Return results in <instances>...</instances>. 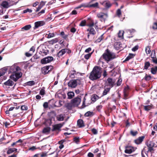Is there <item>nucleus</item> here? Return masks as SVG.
Instances as JSON below:
<instances>
[{
    "mask_svg": "<svg viewBox=\"0 0 157 157\" xmlns=\"http://www.w3.org/2000/svg\"><path fill=\"white\" fill-rule=\"evenodd\" d=\"M10 71L12 73L10 78L15 82H16L22 75L20 68L18 66L13 65L10 67Z\"/></svg>",
    "mask_w": 157,
    "mask_h": 157,
    "instance_id": "obj_1",
    "label": "nucleus"
},
{
    "mask_svg": "<svg viewBox=\"0 0 157 157\" xmlns=\"http://www.w3.org/2000/svg\"><path fill=\"white\" fill-rule=\"evenodd\" d=\"M101 69V67L97 66H95L90 73V79L92 81L99 79L101 77L102 73Z\"/></svg>",
    "mask_w": 157,
    "mask_h": 157,
    "instance_id": "obj_2",
    "label": "nucleus"
},
{
    "mask_svg": "<svg viewBox=\"0 0 157 157\" xmlns=\"http://www.w3.org/2000/svg\"><path fill=\"white\" fill-rule=\"evenodd\" d=\"M102 57L105 60L109 61L115 58V54L109 51L108 49L106 50V52L103 54Z\"/></svg>",
    "mask_w": 157,
    "mask_h": 157,
    "instance_id": "obj_3",
    "label": "nucleus"
},
{
    "mask_svg": "<svg viewBox=\"0 0 157 157\" xmlns=\"http://www.w3.org/2000/svg\"><path fill=\"white\" fill-rule=\"evenodd\" d=\"M53 58L52 56H48L41 59L40 62L42 64H46L53 61Z\"/></svg>",
    "mask_w": 157,
    "mask_h": 157,
    "instance_id": "obj_4",
    "label": "nucleus"
},
{
    "mask_svg": "<svg viewBox=\"0 0 157 157\" xmlns=\"http://www.w3.org/2000/svg\"><path fill=\"white\" fill-rule=\"evenodd\" d=\"M124 152L127 154H131L135 151L136 148L130 145H127L125 147Z\"/></svg>",
    "mask_w": 157,
    "mask_h": 157,
    "instance_id": "obj_5",
    "label": "nucleus"
},
{
    "mask_svg": "<svg viewBox=\"0 0 157 157\" xmlns=\"http://www.w3.org/2000/svg\"><path fill=\"white\" fill-rule=\"evenodd\" d=\"M81 99L78 97L75 98L71 101V104L73 106H77L80 104Z\"/></svg>",
    "mask_w": 157,
    "mask_h": 157,
    "instance_id": "obj_6",
    "label": "nucleus"
},
{
    "mask_svg": "<svg viewBox=\"0 0 157 157\" xmlns=\"http://www.w3.org/2000/svg\"><path fill=\"white\" fill-rule=\"evenodd\" d=\"M155 143L152 141H149L147 142V145L148 148V152L151 153L154 151L153 147Z\"/></svg>",
    "mask_w": 157,
    "mask_h": 157,
    "instance_id": "obj_7",
    "label": "nucleus"
},
{
    "mask_svg": "<svg viewBox=\"0 0 157 157\" xmlns=\"http://www.w3.org/2000/svg\"><path fill=\"white\" fill-rule=\"evenodd\" d=\"M97 16L98 18L100 19L101 21H105L108 17V14L107 13L100 12L97 14Z\"/></svg>",
    "mask_w": 157,
    "mask_h": 157,
    "instance_id": "obj_8",
    "label": "nucleus"
},
{
    "mask_svg": "<svg viewBox=\"0 0 157 157\" xmlns=\"http://www.w3.org/2000/svg\"><path fill=\"white\" fill-rule=\"evenodd\" d=\"M87 30L89 32L87 35V37L88 39L90 38V34L94 35L96 33V31L93 27L89 28L87 29Z\"/></svg>",
    "mask_w": 157,
    "mask_h": 157,
    "instance_id": "obj_9",
    "label": "nucleus"
},
{
    "mask_svg": "<svg viewBox=\"0 0 157 157\" xmlns=\"http://www.w3.org/2000/svg\"><path fill=\"white\" fill-rule=\"evenodd\" d=\"M49 52V51L46 49L45 47H42L40 49V53L43 56L46 55Z\"/></svg>",
    "mask_w": 157,
    "mask_h": 157,
    "instance_id": "obj_10",
    "label": "nucleus"
},
{
    "mask_svg": "<svg viewBox=\"0 0 157 157\" xmlns=\"http://www.w3.org/2000/svg\"><path fill=\"white\" fill-rule=\"evenodd\" d=\"M109 86L111 87H113L115 85V80L111 78H109L107 79Z\"/></svg>",
    "mask_w": 157,
    "mask_h": 157,
    "instance_id": "obj_11",
    "label": "nucleus"
},
{
    "mask_svg": "<svg viewBox=\"0 0 157 157\" xmlns=\"http://www.w3.org/2000/svg\"><path fill=\"white\" fill-rule=\"evenodd\" d=\"M52 68V66H48L43 67L42 68V70L44 71V72L46 74L48 73Z\"/></svg>",
    "mask_w": 157,
    "mask_h": 157,
    "instance_id": "obj_12",
    "label": "nucleus"
},
{
    "mask_svg": "<svg viewBox=\"0 0 157 157\" xmlns=\"http://www.w3.org/2000/svg\"><path fill=\"white\" fill-rule=\"evenodd\" d=\"M56 34V33L51 32L50 31H48L47 33L45 35V36L48 38H50L55 37Z\"/></svg>",
    "mask_w": 157,
    "mask_h": 157,
    "instance_id": "obj_13",
    "label": "nucleus"
},
{
    "mask_svg": "<svg viewBox=\"0 0 157 157\" xmlns=\"http://www.w3.org/2000/svg\"><path fill=\"white\" fill-rule=\"evenodd\" d=\"M69 87L71 88H75L77 86L75 80H71L68 83Z\"/></svg>",
    "mask_w": 157,
    "mask_h": 157,
    "instance_id": "obj_14",
    "label": "nucleus"
},
{
    "mask_svg": "<svg viewBox=\"0 0 157 157\" xmlns=\"http://www.w3.org/2000/svg\"><path fill=\"white\" fill-rule=\"evenodd\" d=\"M65 115L60 114L57 115L56 116L57 121H62L64 120L65 118Z\"/></svg>",
    "mask_w": 157,
    "mask_h": 157,
    "instance_id": "obj_15",
    "label": "nucleus"
},
{
    "mask_svg": "<svg viewBox=\"0 0 157 157\" xmlns=\"http://www.w3.org/2000/svg\"><path fill=\"white\" fill-rule=\"evenodd\" d=\"M101 3L106 8H108L111 7V4L109 1H104Z\"/></svg>",
    "mask_w": 157,
    "mask_h": 157,
    "instance_id": "obj_16",
    "label": "nucleus"
},
{
    "mask_svg": "<svg viewBox=\"0 0 157 157\" xmlns=\"http://www.w3.org/2000/svg\"><path fill=\"white\" fill-rule=\"evenodd\" d=\"M68 50L67 49H62L57 54V56L58 57H60L63 55L66 52H67Z\"/></svg>",
    "mask_w": 157,
    "mask_h": 157,
    "instance_id": "obj_17",
    "label": "nucleus"
},
{
    "mask_svg": "<svg viewBox=\"0 0 157 157\" xmlns=\"http://www.w3.org/2000/svg\"><path fill=\"white\" fill-rule=\"evenodd\" d=\"M63 125L61 124H59L54 125L52 131H54L56 130H59L62 127Z\"/></svg>",
    "mask_w": 157,
    "mask_h": 157,
    "instance_id": "obj_18",
    "label": "nucleus"
},
{
    "mask_svg": "<svg viewBox=\"0 0 157 157\" xmlns=\"http://www.w3.org/2000/svg\"><path fill=\"white\" fill-rule=\"evenodd\" d=\"M44 23L43 21H39L35 22L34 29L38 28L40 26L43 25Z\"/></svg>",
    "mask_w": 157,
    "mask_h": 157,
    "instance_id": "obj_19",
    "label": "nucleus"
},
{
    "mask_svg": "<svg viewBox=\"0 0 157 157\" xmlns=\"http://www.w3.org/2000/svg\"><path fill=\"white\" fill-rule=\"evenodd\" d=\"M4 84L6 86H12L14 84V82L11 79H9L4 83Z\"/></svg>",
    "mask_w": 157,
    "mask_h": 157,
    "instance_id": "obj_20",
    "label": "nucleus"
},
{
    "mask_svg": "<svg viewBox=\"0 0 157 157\" xmlns=\"http://www.w3.org/2000/svg\"><path fill=\"white\" fill-rule=\"evenodd\" d=\"M144 138V136L140 137L138 139L135 140V142L137 144H139L142 142Z\"/></svg>",
    "mask_w": 157,
    "mask_h": 157,
    "instance_id": "obj_21",
    "label": "nucleus"
},
{
    "mask_svg": "<svg viewBox=\"0 0 157 157\" xmlns=\"http://www.w3.org/2000/svg\"><path fill=\"white\" fill-rule=\"evenodd\" d=\"M78 126L79 127H82L85 126L83 121L81 119H79L77 121Z\"/></svg>",
    "mask_w": 157,
    "mask_h": 157,
    "instance_id": "obj_22",
    "label": "nucleus"
},
{
    "mask_svg": "<svg viewBox=\"0 0 157 157\" xmlns=\"http://www.w3.org/2000/svg\"><path fill=\"white\" fill-rule=\"evenodd\" d=\"M58 41V39L57 38H56L49 41H48V43L50 44L53 45V44L57 43Z\"/></svg>",
    "mask_w": 157,
    "mask_h": 157,
    "instance_id": "obj_23",
    "label": "nucleus"
},
{
    "mask_svg": "<svg viewBox=\"0 0 157 157\" xmlns=\"http://www.w3.org/2000/svg\"><path fill=\"white\" fill-rule=\"evenodd\" d=\"M144 109L145 110L148 111L150 110L152 108L153 105L151 104L150 105H148L144 106Z\"/></svg>",
    "mask_w": 157,
    "mask_h": 157,
    "instance_id": "obj_24",
    "label": "nucleus"
},
{
    "mask_svg": "<svg viewBox=\"0 0 157 157\" xmlns=\"http://www.w3.org/2000/svg\"><path fill=\"white\" fill-rule=\"evenodd\" d=\"M17 149L15 148H8V150L7 151V154H9L13 152L14 151H17Z\"/></svg>",
    "mask_w": 157,
    "mask_h": 157,
    "instance_id": "obj_25",
    "label": "nucleus"
},
{
    "mask_svg": "<svg viewBox=\"0 0 157 157\" xmlns=\"http://www.w3.org/2000/svg\"><path fill=\"white\" fill-rule=\"evenodd\" d=\"M7 68H4L0 70V77L4 75L6 72Z\"/></svg>",
    "mask_w": 157,
    "mask_h": 157,
    "instance_id": "obj_26",
    "label": "nucleus"
},
{
    "mask_svg": "<svg viewBox=\"0 0 157 157\" xmlns=\"http://www.w3.org/2000/svg\"><path fill=\"white\" fill-rule=\"evenodd\" d=\"M99 98V97L96 94H94L92 96L91 99L92 101H95Z\"/></svg>",
    "mask_w": 157,
    "mask_h": 157,
    "instance_id": "obj_27",
    "label": "nucleus"
},
{
    "mask_svg": "<svg viewBox=\"0 0 157 157\" xmlns=\"http://www.w3.org/2000/svg\"><path fill=\"white\" fill-rule=\"evenodd\" d=\"M98 3L97 2L94 4H89L88 5L87 7H89L96 8L98 7Z\"/></svg>",
    "mask_w": 157,
    "mask_h": 157,
    "instance_id": "obj_28",
    "label": "nucleus"
},
{
    "mask_svg": "<svg viewBox=\"0 0 157 157\" xmlns=\"http://www.w3.org/2000/svg\"><path fill=\"white\" fill-rule=\"evenodd\" d=\"M51 130V128L49 127H47L44 128L43 130V132L45 133H49Z\"/></svg>",
    "mask_w": 157,
    "mask_h": 157,
    "instance_id": "obj_29",
    "label": "nucleus"
},
{
    "mask_svg": "<svg viewBox=\"0 0 157 157\" xmlns=\"http://www.w3.org/2000/svg\"><path fill=\"white\" fill-rule=\"evenodd\" d=\"M82 79L81 78H78L77 79L75 80L77 85H82L83 84V81Z\"/></svg>",
    "mask_w": 157,
    "mask_h": 157,
    "instance_id": "obj_30",
    "label": "nucleus"
},
{
    "mask_svg": "<svg viewBox=\"0 0 157 157\" xmlns=\"http://www.w3.org/2000/svg\"><path fill=\"white\" fill-rule=\"evenodd\" d=\"M67 96L68 99H71L74 96V93L72 92H69L67 93Z\"/></svg>",
    "mask_w": 157,
    "mask_h": 157,
    "instance_id": "obj_31",
    "label": "nucleus"
},
{
    "mask_svg": "<svg viewBox=\"0 0 157 157\" xmlns=\"http://www.w3.org/2000/svg\"><path fill=\"white\" fill-rule=\"evenodd\" d=\"M31 27V26L30 25H28L25 26L21 28L22 30H28Z\"/></svg>",
    "mask_w": 157,
    "mask_h": 157,
    "instance_id": "obj_32",
    "label": "nucleus"
},
{
    "mask_svg": "<svg viewBox=\"0 0 157 157\" xmlns=\"http://www.w3.org/2000/svg\"><path fill=\"white\" fill-rule=\"evenodd\" d=\"M135 56V55L133 54H129L125 59V61H128L130 59L133 58Z\"/></svg>",
    "mask_w": 157,
    "mask_h": 157,
    "instance_id": "obj_33",
    "label": "nucleus"
},
{
    "mask_svg": "<svg viewBox=\"0 0 157 157\" xmlns=\"http://www.w3.org/2000/svg\"><path fill=\"white\" fill-rule=\"evenodd\" d=\"M65 142L64 140H62L60 141H59V144L60 145L59 146V148L60 149H61L63 148L64 147V145L63 144V143Z\"/></svg>",
    "mask_w": 157,
    "mask_h": 157,
    "instance_id": "obj_34",
    "label": "nucleus"
},
{
    "mask_svg": "<svg viewBox=\"0 0 157 157\" xmlns=\"http://www.w3.org/2000/svg\"><path fill=\"white\" fill-rule=\"evenodd\" d=\"M26 84V85L28 86H32L34 85L35 82L34 81H31L27 82Z\"/></svg>",
    "mask_w": 157,
    "mask_h": 157,
    "instance_id": "obj_35",
    "label": "nucleus"
},
{
    "mask_svg": "<svg viewBox=\"0 0 157 157\" xmlns=\"http://www.w3.org/2000/svg\"><path fill=\"white\" fill-rule=\"evenodd\" d=\"M93 115V112L88 111L85 114V116L86 117L92 116Z\"/></svg>",
    "mask_w": 157,
    "mask_h": 157,
    "instance_id": "obj_36",
    "label": "nucleus"
},
{
    "mask_svg": "<svg viewBox=\"0 0 157 157\" xmlns=\"http://www.w3.org/2000/svg\"><path fill=\"white\" fill-rule=\"evenodd\" d=\"M128 89V88H126L124 89V98L125 99H127V97L128 96V92L127 90Z\"/></svg>",
    "mask_w": 157,
    "mask_h": 157,
    "instance_id": "obj_37",
    "label": "nucleus"
},
{
    "mask_svg": "<svg viewBox=\"0 0 157 157\" xmlns=\"http://www.w3.org/2000/svg\"><path fill=\"white\" fill-rule=\"evenodd\" d=\"M150 64L149 62H146L145 63L144 69L147 70L150 66Z\"/></svg>",
    "mask_w": 157,
    "mask_h": 157,
    "instance_id": "obj_38",
    "label": "nucleus"
},
{
    "mask_svg": "<svg viewBox=\"0 0 157 157\" xmlns=\"http://www.w3.org/2000/svg\"><path fill=\"white\" fill-rule=\"evenodd\" d=\"M151 71L152 74H155L157 71V67L152 68L151 69Z\"/></svg>",
    "mask_w": 157,
    "mask_h": 157,
    "instance_id": "obj_39",
    "label": "nucleus"
},
{
    "mask_svg": "<svg viewBox=\"0 0 157 157\" xmlns=\"http://www.w3.org/2000/svg\"><path fill=\"white\" fill-rule=\"evenodd\" d=\"M60 35L62 38L65 39H66L68 36V35H67L65 34L64 32L63 31H62L61 32Z\"/></svg>",
    "mask_w": 157,
    "mask_h": 157,
    "instance_id": "obj_40",
    "label": "nucleus"
},
{
    "mask_svg": "<svg viewBox=\"0 0 157 157\" xmlns=\"http://www.w3.org/2000/svg\"><path fill=\"white\" fill-rule=\"evenodd\" d=\"M86 21L85 20H83L81 21L79 26H84L86 25Z\"/></svg>",
    "mask_w": 157,
    "mask_h": 157,
    "instance_id": "obj_41",
    "label": "nucleus"
},
{
    "mask_svg": "<svg viewBox=\"0 0 157 157\" xmlns=\"http://www.w3.org/2000/svg\"><path fill=\"white\" fill-rule=\"evenodd\" d=\"M124 33V31H120L118 33V37L121 39L123 38Z\"/></svg>",
    "mask_w": 157,
    "mask_h": 157,
    "instance_id": "obj_42",
    "label": "nucleus"
},
{
    "mask_svg": "<svg viewBox=\"0 0 157 157\" xmlns=\"http://www.w3.org/2000/svg\"><path fill=\"white\" fill-rule=\"evenodd\" d=\"M110 90V88H106L104 90L103 93V95H106L107 94L108 92H109Z\"/></svg>",
    "mask_w": 157,
    "mask_h": 157,
    "instance_id": "obj_43",
    "label": "nucleus"
},
{
    "mask_svg": "<svg viewBox=\"0 0 157 157\" xmlns=\"http://www.w3.org/2000/svg\"><path fill=\"white\" fill-rule=\"evenodd\" d=\"M2 6L4 8H8V3L6 2H3L2 4Z\"/></svg>",
    "mask_w": 157,
    "mask_h": 157,
    "instance_id": "obj_44",
    "label": "nucleus"
},
{
    "mask_svg": "<svg viewBox=\"0 0 157 157\" xmlns=\"http://www.w3.org/2000/svg\"><path fill=\"white\" fill-rule=\"evenodd\" d=\"M130 133L132 136H135L137 134L138 132L131 130L130 132Z\"/></svg>",
    "mask_w": 157,
    "mask_h": 157,
    "instance_id": "obj_45",
    "label": "nucleus"
},
{
    "mask_svg": "<svg viewBox=\"0 0 157 157\" xmlns=\"http://www.w3.org/2000/svg\"><path fill=\"white\" fill-rule=\"evenodd\" d=\"M145 52L147 54H149L151 52V50L149 46H147L145 48Z\"/></svg>",
    "mask_w": 157,
    "mask_h": 157,
    "instance_id": "obj_46",
    "label": "nucleus"
},
{
    "mask_svg": "<svg viewBox=\"0 0 157 157\" xmlns=\"http://www.w3.org/2000/svg\"><path fill=\"white\" fill-rule=\"evenodd\" d=\"M92 52L85 55L84 56L85 58L86 59H88L91 56Z\"/></svg>",
    "mask_w": 157,
    "mask_h": 157,
    "instance_id": "obj_47",
    "label": "nucleus"
},
{
    "mask_svg": "<svg viewBox=\"0 0 157 157\" xmlns=\"http://www.w3.org/2000/svg\"><path fill=\"white\" fill-rule=\"evenodd\" d=\"M15 112L16 113L13 114V116L14 117H19L20 116V114L19 113H18L17 111H15Z\"/></svg>",
    "mask_w": 157,
    "mask_h": 157,
    "instance_id": "obj_48",
    "label": "nucleus"
},
{
    "mask_svg": "<svg viewBox=\"0 0 157 157\" xmlns=\"http://www.w3.org/2000/svg\"><path fill=\"white\" fill-rule=\"evenodd\" d=\"M117 14L119 17H120L121 16V13L120 9H118L117 11Z\"/></svg>",
    "mask_w": 157,
    "mask_h": 157,
    "instance_id": "obj_49",
    "label": "nucleus"
},
{
    "mask_svg": "<svg viewBox=\"0 0 157 157\" xmlns=\"http://www.w3.org/2000/svg\"><path fill=\"white\" fill-rule=\"evenodd\" d=\"M103 38V34L101 35L97 40V41L100 42Z\"/></svg>",
    "mask_w": 157,
    "mask_h": 157,
    "instance_id": "obj_50",
    "label": "nucleus"
},
{
    "mask_svg": "<svg viewBox=\"0 0 157 157\" xmlns=\"http://www.w3.org/2000/svg\"><path fill=\"white\" fill-rule=\"evenodd\" d=\"M151 78V77L150 75H146L145 77L144 78V79L145 80L147 81H149L150 80Z\"/></svg>",
    "mask_w": 157,
    "mask_h": 157,
    "instance_id": "obj_51",
    "label": "nucleus"
},
{
    "mask_svg": "<svg viewBox=\"0 0 157 157\" xmlns=\"http://www.w3.org/2000/svg\"><path fill=\"white\" fill-rule=\"evenodd\" d=\"M94 25V22L92 21L91 22L87 25V26L89 27V28L90 27H93V26Z\"/></svg>",
    "mask_w": 157,
    "mask_h": 157,
    "instance_id": "obj_52",
    "label": "nucleus"
},
{
    "mask_svg": "<svg viewBox=\"0 0 157 157\" xmlns=\"http://www.w3.org/2000/svg\"><path fill=\"white\" fill-rule=\"evenodd\" d=\"M152 28L154 30L157 29V22H154L153 23Z\"/></svg>",
    "mask_w": 157,
    "mask_h": 157,
    "instance_id": "obj_53",
    "label": "nucleus"
},
{
    "mask_svg": "<svg viewBox=\"0 0 157 157\" xmlns=\"http://www.w3.org/2000/svg\"><path fill=\"white\" fill-rule=\"evenodd\" d=\"M138 48H139L138 45H136L135 46H134L133 48H132V50L133 51L135 52L138 49Z\"/></svg>",
    "mask_w": 157,
    "mask_h": 157,
    "instance_id": "obj_54",
    "label": "nucleus"
},
{
    "mask_svg": "<svg viewBox=\"0 0 157 157\" xmlns=\"http://www.w3.org/2000/svg\"><path fill=\"white\" fill-rule=\"evenodd\" d=\"M93 134L96 135L98 133V131L95 128H93L91 130Z\"/></svg>",
    "mask_w": 157,
    "mask_h": 157,
    "instance_id": "obj_55",
    "label": "nucleus"
},
{
    "mask_svg": "<svg viewBox=\"0 0 157 157\" xmlns=\"http://www.w3.org/2000/svg\"><path fill=\"white\" fill-rule=\"evenodd\" d=\"M35 48L34 46L32 47L29 50V52H31L32 54L35 52Z\"/></svg>",
    "mask_w": 157,
    "mask_h": 157,
    "instance_id": "obj_56",
    "label": "nucleus"
},
{
    "mask_svg": "<svg viewBox=\"0 0 157 157\" xmlns=\"http://www.w3.org/2000/svg\"><path fill=\"white\" fill-rule=\"evenodd\" d=\"M120 44V43L119 42H116L114 44V47L117 50H118L119 48V47H116V46H119Z\"/></svg>",
    "mask_w": 157,
    "mask_h": 157,
    "instance_id": "obj_57",
    "label": "nucleus"
},
{
    "mask_svg": "<svg viewBox=\"0 0 157 157\" xmlns=\"http://www.w3.org/2000/svg\"><path fill=\"white\" fill-rule=\"evenodd\" d=\"M45 94V90L43 89H41L40 92V94L41 95H43Z\"/></svg>",
    "mask_w": 157,
    "mask_h": 157,
    "instance_id": "obj_58",
    "label": "nucleus"
},
{
    "mask_svg": "<svg viewBox=\"0 0 157 157\" xmlns=\"http://www.w3.org/2000/svg\"><path fill=\"white\" fill-rule=\"evenodd\" d=\"M21 109L22 110H27L28 108L27 106L25 105H23L21 106Z\"/></svg>",
    "mask_w": 157,
    "mask_h": 157,
    "instance_id": "obj_59",
    "label": "nucleus"
},
{
    "mask_svg": "<svg viewBox=\"0 0 157 157\" xmlns=\"http://www.w3.org/2000/svg\"><path fill=\"white\" fill-rule=\"evenodd\" d=\"M74 141L76 143H78L79 142V140L78 137H75L74 138Z\"/></svg>",
    "mask_w": 157,
    "mask_h": 157,
    "instance_id": "obj_60",
    "label": "nucleus"
},
{
    "mask_svg": "<svg viewBox=\"0 0 157 157\" xmlns=\"http://www.w3.org/2000/svg\"><path fill=\"white\" fill-rule=\"evenodd\" d=\"M122 79H119L118 80L117 82V85L118 86H120L121 83L122 82Z\"/></svg>",
    "mask_w": 157,
    "mask_h": 157,
    "instance_id": "obj_61",
    "label": "nucleus"
},
{
    "mask_svg": "<svg viewBox=\"0 0 157 157\" xmlns=\"http://www.w3.org/2000/svg\"><path fill=\"white\" fill-rule=\"evenodd\" d=\"M86 100V98L85 97H84L83 98V100L82 103V108H84L86 106V105L85 104V101Z\"/></svg>",
    "mask_w": 157,
    "mask_h": 157,
    "instance_id": "obj_62",
    "label": "nucleus"
},
{
    "mask_svg": "<svg viewBox=\"0 0 157 157\" xmlns=\"http://www.w3.org/2000/svg\"><path fill=\"white\" fill-rule=\"evenodd\" d=\"M46 2H44V1H41L39 6L42 8V7L45 5Z\"/></svg>",
    "mask_w": 157,
    "mask_h": 157,
    "instance_id": "obj_63",
    "label": "nucleus"
},
{
    "mask_svg": "<svg viewBox=\"0 0 157 157\" xmlns=\"http://www.w3.org/2000/svg\"><path fill=\"white\" fill-rule=\"evenodd\" d=\"M102 105H99L97 107V109L99 111H100L101 109L102 108Z\"/></svg>",
    "mask_w": 157,
    "mask_h": 157,
    "instance_id": "obj_64",
    "label": "nucleus"
}]
</instances>
